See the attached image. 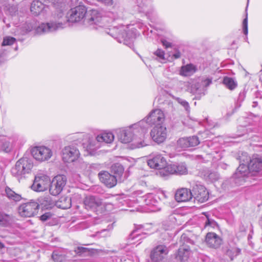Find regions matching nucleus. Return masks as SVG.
Returning <instances> with one entry per match:
<instances>
[{
	"label": "nucleus",
	"mask_w": 262,
	"mask_h": 262,
	"mask_svg": "<svg viewBox=\"0 0 262 262\" xmlns=\"http://www.w3.org/2000/svg\"><path fill=\"white\" fill-rule=\"evenodd\" d=\"M66 5H55V11L52 14L53 20L50 23L41 24L37 29L38 33H49L63 28L69 21L68 17L64 16Z\"/></svg>",
	"instance_id": "nucleus-1"
},
{
	"label": "nucleus",
	"mask_w": 262,
	"mask_h": 262,
	"mask_svg": "<svg viewBox=\"0 0 262 262\" xmlns=\"http://www.w3.org/2000/svg\"><path fill=\"white\" fill-rule=\"evenodd\" d=\"M180 243V247L173 255L177 262H186L189 259L191 251L196 250L194 247V242L183 234L181 236Z\"/></svg>",
	"instance_id": "nucleus-2"
},
{
	"label": "nucleus",
	"mask_w": 262,
	"mask_h": 262,
	"mask_svg": "<svg viewBox=\"0 0 262 262\" xmlns=\"http://www.w3.org/2000/svg\"><path fill=\"white\" fill-rule=\"evenodd\" d=\"M144 121H142L139 123V124H135L133 127H129L125 129H122L118 133V137L121 142L124 143H128L132 141V148H136L144 147L147 145V144L144 140V136L143 135L141 138H137L133 137V128L137 129L138 126L140 125H141L144 123Z\"/></svg>",
	"instance_id": "nucleus-3"
},
{
	"label": "nucleus",
	"mask_w": 262,
	"mask_h": 262,
	"mask_svg": "<svg viewBox=\"0 0 262 262\" xmlns=\"http://www.w3.org/2000/svg\"><path fill=\"white\" fill-rule=\"evenodd\" d=\"M32 167L31 160L26 157L23 158L16 162L15 166L11 169V173L13 176L19 178L29 173Z\"/></svg>",
	"instance_id": "nucleus-4"
},
{
	"label": "nucleus",
	"mask_w": 262,
	"mask_h": 262,
	"mask_svg": "<svg viewBox=\"0 0 262 262\" xmlns=\"http://www.w3.org/2000/svg\"><path fill=\"white\" fill-rule=\"evenodd\" d=\"M37 202L31 201L21 204L18 208L19 215L22 217H30L35 215L39 209Z\"/></svg>",
	"instance_id": "nucleus-5"
},
{
	"label": "nucleus",
	"mask_w": 262,
	"mask_h": 262,
	"mask_svg": "<svg viewBox=\"0 0 262 262\" xmlns=\"http://www.w3.org/2000/svg\"><path fill=\"white\" fill-rule=\"evenodd\" d=\"M67 181V179L64 175H58L55 177L50 183L49 191L50 194L54 196L60 194L66 186Z\"/></svg>",
	"instance_id": "nucleus-6"
},
{
	"label": "nucleus",
	"mask_w": 262,
	"mask_h": 262,
	"mask_svg": "<svg viewBox=\"0 0 262 262\" xmlns=\"http://www.w3.org/2000/svg\"><path fill=\"white\" fill-rule=\"evenodd\" d=\"M169 249L165 245H159L154 247L150 253L151 262H164L168 254Z\"/></svg>",
	"instance_id": "nucleus-7"
},
{
	"label": "nucleus",
	"mask_w": 262,
	"mask_h": 262,
	"mask_svg": "<svg viewBox=\"0 0 262 262\" xmlns=\"http://www.w3.org/2000/svg\"><path fill=\"white\" fill-rule=\"evenodd\" d=\"M31 154L35 159L40 162L48 160L53 155L52 150L45 146L34 147L31 150Z\"/></svg>",
	"instance_id": "nucleus-8"
},
{
	"label": "nucleus",
	"mask_w": 262,
	"mask_h": 262,
	"mask_svg": "<svg viewBox=\"0 0 262 262\" xmlns=\"http://www.w3.org/2000/svg\"><path fill=\"white\" fill-rule=\"evenodd\" d=\"M62 159L65 162H72L76 160L80 156L77 148L73 145L65 146L62 150Z\"/></svg>",
	"instance_id": "nucleus-9"
},
{
	"label": "nucleus",
	"mask_w": 262,
	"mask_h": 262,
	"mask_svg": "<svg viewBox=\"0 0 262 262\" xmlns=\"http://www.w3.org/2000/svg\"><path fill=\"white\" fill-rule=\"evenodd\" d=\"M50 183L48 176L40 175L35 177L31 188L35 191H43L47 190Z\"/></svg>",
	"instance_id": "nucleus-10"
},
{
	"label": "nucleus",
	"mask_w": 262,
	"mask_h": 262,
	"mask_svg": "<svg viewBox=\"0 0 262 262\" xmlns=\"http://www.w3.org/2000/svg\"><path fill=\"white\" fill-rule=\"evenodd\" d=\"M165 120V115L161 110H154L150 112L146 118L145 121L149 125L156 126L163 125L162 123Z\"/></svg>",
	"instance_id": "nucleus-11"
},
{
	"label": "nucleus",
	"mask_w": 262,
	"mask_h": 262,
	"mask_svg": "<svg viewBox=\"0 0 262 262\" xmlns=\"http://www.w3.org/2000/svg\"><path fill=\"white\" fill-rule=\"evenodd\" d=\"M187 169L186 166L183 164L178 165H169L165 169L160 171V175L165 177L169 174H184L187 173Z\"/></svg>",
	"instance_id": "nucleus-12"
},
{
	"label": "nucleus",
	"mask_w": 262,
	"mask_h": 262,
	"mask_svg": "<svg viewBox=\"0 0 262 262\" xmlns=\"http://www.w3.org/2000/svg\"><path fill=\"white\" fill-rule=\"evenodd\" d=\"M86 13V8L84 6H77L71 9L69 13L68 20L71 22H78L85 18Z\"/></svg>",
	"instance_id": "nucleus-13"
},
{
	"label": "nucleus",
	"mask_w": 262,
	"mask_h": 262,
	"mask_svg": "<svg viewBox=\"0 0 262 262\" xmlns=\"http://www.w3.org/2000/svg\"><path fill=\"white\" fill-rule=\"evenodd\" d=\"M150 136L155 142L159 144L163 142L166 138V128L164 125L155 126L150 132Z\"/></svg>",
	"instance_id": "nucleus-14"
},
{
	"label": "nucleus",
	"mask_w": 262,
	"mask_h": 262,
	"mask_svg": "<svg viewBox=\"0 0 262 262\" xmlns=\"http://www.w3.org/2000/svg\"><path fill=\"white\" fill-rule=\"evenodd\" d=\"M192 198L194 201L200 203H203L208 200L209 192L205 187L201 185H196L192 189Z\"/></svg>",
	"instance_id": "nucleus-15"
},
{
	"label": "nucleus",
	"mask_w": 262,
	"mask_h": 262,
	"mask_svg": "<svg viewBox=\"0 0 262 262\" xmlns=\"http://www.w3.org/2000/svg\"><path fill=\"white\" fill-rule=\"evenodd\" d=\"M85 208L94 212L103 204L102 200L97 196L89 195L85 198L83 201Z\"/></svg>",
	"instance_id": "nucleus-16"
},
{
	"label": "nucleus",
	"mask_w": 262,
	"mask_h": 262,
	"mask_svg": "<svg viewBox=\"0 0 262 262\" xmlns=\"http://www.w3.org/2000/svg\"><path fill=\"white\" fill-rule=\"evenodd\" d=\"M98 176L100 181L108 188H113L115 186L118 181L117 177L111 174L108 171H101Z\"/></svg>",
	"instance_id": "nucleus-17"
},
{
	"label": "nucleus",
	"mask_w": 262,
	"mask_h": 262,
	"mask_svg": "<svg viewBox=\"0 0 262 262\" xmlns=\"http://www.w3.org/2000/svg\"><path fill=\"white\" fill-rule=\"evenodd\" d=\"M147 163L150 167L159 169V172L165 169L167 166L165 158L161 155L154 156L148 160Z\"/></svg>",
	"instance_id": "nucleus-18"
},
{
	"label": "nucleus",
	"mask_w": 262,
	"mask_h": 262,
	"mask_svg": "<svg viewBox=\"0 0 262 262\" xmlns=\"http://www.w3.org/2000/svg\"><path fill=\"white\" fill-rule=\"evenodd\" d=\"M102 18L99 12L96 10H92L85 15L84 21L90 25H98L101 23Z\"/></svg>",
	"instance_id": "nucleus-19"
},
{
	"label": "nucleus",
	"mask_w": 262,
	"mask_h": 262,
	"mask_svg": "<svg viewBox=\"0 0 262 262\" xmlns=\"http://www.w3.org/2000/svg\"><path fill=\"white\" fill-rule=\"evenodd\" d=\"M222 240L216 233L209 232L206 236V242L211 248H217L222 244Z\"/></svg>",
	"instance_id": "nucleus-20"
},
{
	"label": "nucleus",
	"mask_w": 262,
	"mask_h": 262,
	"mask_svg": "<svg viewBox=\"0 0 262 262\" xmlns=\"http://www.w3.org/2000/svg\"><path fill=\"white\" fill-rule=\"evenodd\" d=\"M175 198L179 202L188 201L192 198V191L187 188L180 189L177 191Z\"/></svg>",
	"instance_id": "nucleus-21"
},
{
	"label": "nucleus",
	"mask_w": 262,
	"mask_h": 262,
	"mask_svg": "<svg viewBox=\"0 0 262 262\" xmlns=\"http://www.w3.org/2000/svg\"><path fill=\"white\" fill-rule=\"evenodd\" d=\"M249 168L251 172H258L262 170V158L253 157L249 163Z\"/></svg>",
	"instance_id": "nucleus-22"
},
{
	"label": "nucleus",
	"mask_w": 262,
	"mask_h": 262,
	"mask_svg": "<svg viewBox=\"0 0 262 262\" xmlns=\"http://www.w3.org/2000/svg\"><path fill=\"white\" fill-rule=\"evenodd\" d=\"M250 172H251L249 168V165L247 166L244 163H241L234 174L235 179H240L247 176Z\"/></svg>",
	"instance_id": "nucleus-23"
},
{
	"label": "nucleus",
	"mask_w": 262,
	"mask_h": 262,
	"mask_svg": "<svg viewBox=\"0 0 262 262\" xmlns=\"http://www.w3.org/2000/svg\"><path fill=\"white\" fill-rule=\"evenodd\" d=\"M124 170L123 166L119 163H115L111 167V172L115 177H117L119 182L122 181V176L123 174Z\"/></svg>",
	"instance_id": "nucleus-24"
},
{
	"label": "nucleus",
	"mask_w": 262,
	"mask_h": 262,
	"mask_svg": "<svg viewBox=\"0 0 262 262\" xmlns=\"http://www.w3.org/2000/svg\"><path fill=\"white\" fill-rule=\"evenodd\" d=\"M71 198L68 196H61L56 202V206L60 208L67 209L71 206Z\"/></svg>",
	"instance_id": "nucleus-25"
},
{
	"label": "nucleus",
	"mask_w": 262,
	"mask_h": 262,
	"mask_svg": "<svg viewBox=\"0 0 262 262\" xmlns=\"http://www.w3.org/2000/svg\"><path fill=\"white\" fill-rule=\"evenodd\" d=\"M241 249L235 245H229L226 254L232 260L234 257L241 254Z\"/></svg>",
	"instance_id": "nucleus-26"
},
{
	"label": "nucleus",
	"mask_w": 262,
	"mask_h": 262,
	"mask_svg": "<svg viewBox=\"0 0 262 262\" xmlns=\"http://www.w3.org/2000/svg\"><path fill=\"white\" fill-rule=\"evenodd\" d=\"M114 136L112 133H103L98 135L96 137V140L99 142H105L110 143L113 141Z\"/></svg>",
	"instance_id": "nucleus-27"
},
{
	"label": "nucleus",
	"mask_w": 262,
	"mask_h": 262,
	"mask_svg": "<svg viewBox=\"0 0 262 262\" xmlns=\"http://www.w3.org/2000/svg\"><path fill=\"white\" fill-rule=\"evenodd\" d=\"M43 9V4L38 1H33L31 3L30 10L32 14L38 15Z\"/></svg>",
	"instance_id": "nucleus-28"
},
{
	"label": "nucleus",
	"mask_w": 262,
	"mask_h": 262,
	"mask_svg": "<svg viewBox=\"0 0 262 262\" xmlns=\"http://www.w3.org/2000/svg\"><path fill=\"white\" fill-rule=\"evenodd\" d=\"M5 192L6 196L11 200L15 202H18L22 199V197L20 194L15 193L9 187H6Z\"/></svg>",
	"instance_id": "nucleus-29"
},
{
	"label": "nucleus",
	"mask_w": 262,
	"mask_h": 262,
	"mask_svg": "<svg viewBox=\"0 0 262 262\" xmlns=\"http://www.w3.org/2000/svg\"><path fill=\"white\" fill-rule=\"evenodd\" d=\"M12 221V216L3 212H0V226H7Z\"/></svg>",
	"instance_id": "nucleus-30"
},
{
	"label": "nucleus",
	"mask_w": 262,
	"mask_h": 262,
	"mask_svg": "<svg viewBox=\"0 0 262 262\" xmlns=\"http://www.w3.org/2000/svg\"><path fill=\"white\" fill-rule=\"evenodd\" d=\"M223 83L226 88L230 90H234L237 86V82L231 77H225Z\"/></svg>",
	"instance_id": "nucleus-31"
},
{
	"label": "nucleus",
	"mask_w": 262,
	"mask_h": 262,
	"mask_svg": "<svg viewBox=\"0 0 262 262\" xmlns=\"http://www.w3.org/2000/svg\"><path fill=\"white\" fill-rule=\"evenodd\" d=\"M194 72V67L192 64H187L182 67L180 73L182 75L188 76Z\"/></svg>",
	"instance_id": "nucleus-32"
},
{
	"label": "nucleus",
	"mask_w": 262,
	"mask_h": 262,
	"mask_svg": "<svg viewBox=\"0 0 262 262\" xmlns=\"http://www.w3.org/2000/svg\"><path fill=\"white\" fill-rule=\"evenodd\" d=\"M39 201L40 204L47 208L51 207L53 205V201L49 195L40 198Z\"/></svg>",
	"instance_id": "nucleus-33"
},
{
	"label": "nucleus",
	"mask_w": 262,
	"mask_h": 262,
	"mask_svg": "<svg viewBox=\"0 0 262 262\" xmlns=\"http://www.w3.org/2000/svg\"><path fill=\"white\" fill-rule=\"evenodd\" d=\"M52 259L55 262H64L67 259V256L65 254H59L53 252L52 255Z\"/></svg>",
	"instance_id": "nucleus-34"
},
{
	"label": "nucleus",
	"mask_w": 262,
	"mask_h": 262,
	"mask_svg": "<svg viewBox=\"0 0 262 262\" xmlns=\"http://www.w3.org/2000/svg\"><path fill=\"white\" fill-rule=\"evenodd\" d=\"M188 147L195 146L199 144L200 141L199 138L197 136H193L190 137H187Z\"/></svg>",
	"instance_id": "nucleus-35"
},
{
	"label": "nucleus",
	"mask_w": 262,
	"mask_h": 262,
	"mask_svg": "<svg viewBox=\"0 0 262 262\" xmlns=\"http://www.w3.org/2000/svg\"><path fill=\"white\" fill-rule=\"evenodd\" d=\"M207 178L211 181H215L220 178L219 174L215 171H208L206 173Z\"/></svg>",
	"instance_id": "nucleus-36"
},
{
	"label": "nucleus",
	"mask_w": 262,
	"mask_h": 262,
	"mask_svg": "<svg viewBox=\"0 0 262 262\" xmlns=\"http://www.w3.org/2000/svg\"><path fill=\"white\" fill-rule=\"evenodd\" d=\"M16 41V39L10 36H6L4 38L2 45L3 46H10L13 44Z\"/></svg>",
	"instance_id": "nucleus-37"
},
{
	"label": "nucleus",
	"mask_w": 262,
	"mask_h": 262,
	"mask_svg": "<svg viewBox=\"0 0 262 262\" xmlns=\"http://www.w3.org/2000/svg\"><path fill=\"white\" fill-rule=\"evenodd\" d=\"M188 145L187 138H181L177 141V145L180 148H187L188 147Z\"/></svg>",
	"instance_id": "nucleus-38"
},
{
	"label": "nucleus",
	"mask_w": 262,
	"mask_h": 262,
	"mask_svg": "<svg viewBox=\"0 0 262 262\" xmlns=\"http://www.w3.org/2000/svg\"><path fill=\"white\" fill-rule=\"evenodd\" d=\"M0 148L1 150L8 152L11 150V144L9 142H0Z\"/></svg>",
	"instance_id": "nucleus-39"
},
{
	"label": "nucleus",
	"mask_w": 262,
	"mask_h": 262,
	"mask_svg": "<svg viewBox=\"0 0 262 262\" xmlns=\"http://www.w3.org/2000/svg\"><path fill=\"white\" fill-rule=\"evenodd\" d=\"M177 100V101L180 104H181L187 111H188L189 110L190 107L188 103L186 101L183 100L180 98H178Z\"/></svg>",
	"instance_id": "nucleus-40"
},
{
	"label": "nucleus",
	"mask_w": 262,
	"mask_h": 262,
	"mask_svg": "<svg viewBox=\"0 0 262 262\" xmlns=\"http://www.w3.org/2000/svg\"><path fill=\"white\" fill-rule=\"evenodd\" d=\"M89 250L87 248L82 247H78L75 250V252L79 255H81L84 253L88 252Z\"/></svg>",
	"instance_id": "nucleus-41"
},
{
	"label": "nucleus",
	"mask_w": 262,
	"mask_h": 262,
	"mask_svg": "<svg viewBox=\"0 0 262 262\" xmlns=\"http://www.w3.org/2000/svg\"><path fill=\"white\" fill-rule=\"evenodd\" d=\"M247 15H248V14L247 13L246 18L243 20V32L246 35H247L248 34V17H247Z\"/></svg>",
	"instance_id": "nucleus-42"
},
{
	"label": "nucleus",
	"mask_w": 262,
	"mask_h": 262,
	"mask_svg": "<svg viewBox=\"0 0 262 262\" xmlns=\"http://www.w3.org/2000/svg\"><path fill=\"white\" fill-rule=\"evenodd\" d=\"M155 54L161 60H165L164 57V52L161 50V49H158L155 52Z\"/></svg>",
	"instance_id": "nucleus-43"
},
{
	"label": "nucleus",
	"mask_w": 262,
	"mask_h": 262,
	"mask_svg": "<svg viewBox=\"0 0 262 262\" xmlns=\"http://www.w3.org/2000/svg\"><path fill=\"white\" fill-rule=\"evenodd\" d=\"M204 214L206 215L207 218V221L205 222V226H213L215 224V222L213 220L209 218L207 213H204Z\"/></svg>",
	"instance_id": "nucleus-44"
},
{
	"label": "nucleus",
	"mask_w": 262,
	"mask_h": 262,
	"mask_svg": "<svg viewBox=\"0 0 262 262\" xmlns=\"http://www.w3.org/2000/svg\"><path fill=\"white\" fill-rule=\"evenodd\" d=\"M51 214L50 212H46L40 216V219L42 221H46L51 217Z\"/></svg>",
	"instance_id": "nucleus-45"
},
{
	"label": "nucleus",
	"mask_w": 262,
	"mask_h": 262,
	"mask_svg": "<svg viewBox=\"0 0 262 262\" xmlns=\"http://www.w3.org/2000/svg\"><path fill=\"white\" fill-rule=\"evenodd\" d=\"M97 1L104 4L107 6H111L113 5V0H97Z\"/></svg>",
	"instance_id": "nucleus-46"
},
{
	"label": "nucleus",
	"mask_w": 262,
	"mask_h": 262,
	"mask_svg": "<svg viewBox=\"0 0 262 262\" xmlns=\"http://www.w3.org/2000/svg\"><path fill=\"white\" fill-rule=\"evenodd\" d=\"M198 89H199L198 84H193L191 86V92L194 94L196 93Z\"/></svg>",
	"instance_id": "nucleus-47"
},
{
	"label": "nucleus",
	"mask_w": 262,
	"mask_h": 262,
	"mask_svg": "<svg viewBox=\"0 0 262 262\" xmlns=\"http://www.w3.org/2000/svg\"><path fill=\"white\" fill-rule=\"evenodd\" d=\"M161 41H162L163 45L164 46H165L166 48L170 47L171 46V43L167 41L166 40H162Z\"/></svg>",
	"instance_id": "nucleus-48"
},
{
	"label": "nucleus",
	"mask_w": 262,
	"mask_h": 262,
	"mask_svg": "<svg viewBox=\"0 0 262 262\" xmlns=\"http://www.w3.org/2000/svg\"><path fill=\"white\" fill-rule=\"evenodd\" d=\"M9 11L11 15H13L17 11V9L15 7L12 6L9 9Z\"/></svg>",
	"instance_id": "nucleus-49"
},
{
	"label": "nucleus",
	"mask_w": 262,
	"mask_h": 262,
	"mask_svg": "<svg viewBox=\"0 0 262 262\" xmlns=\"http://www.w3.org/2000/svg\"><path fill=\"white\" fill-rule=\"evenodd\" d=\"M203 83H204V85L205 86H208L211 83V80L210 79H208V78L206 79L205 80H204Z\"/></svg>",
	"instance_id": "nucleus-50"
},
{
	"label": "nucleus",
	"mask_w": 262,
	"mask_h": 262,
	"mask_svg": "<svg viewBox=\"0 0 262 262\" xmlns=\"http://www.w3.org/2000/svg\"><path fill=\"white\" fill-rule=\"evenodd\" d=\"M136 232H137V230H134L133 231L130 235V237L132 238V239H134V238H135L137 235H139V234H136Z\"/></svg>",
	"instance_id": "nucleus-51"
},
{
	"label": "nucleus",
	"mask_w": 262,
	"mask_h": 262,
	"mask_svg": "<svg viewBox=\"0 0 262 262\" xmlns=\"http://www.w3.org/2000/svg\"><path fill=\"white\" fill-rule=\"evenodd\" d=\"M173 56L175 59L179 58L181 57V53L179 51H178L173 55Z\"/></svg>",
	"instance_id": "nucleus-52"
},
{
	"label": "nucleus",
	"mask_w": 262,
	"mask_h": 262,
	"mask_svg": "<svg viewBox=\"0 0 262 262\" xmlns=\"http://www.w3.org/2000/svg\"><path fill=\"white\" fill-rule=\"evenodd\" d=\"M242 157H245L246 158L247 162L248 161L249 158H248L246 153H245L244 154H242Z\"/></svg>",
	"instance_id": "nucleus-53"
},
{
	"label": "nucleus",
	"mask_w": 262,
	"mask_h": 262,
	"mask_svg": "<svg viewBox=\"0 0 262 262\" xmlns=\"http://www.w3.org/2000/svg\"><path fill=\"white\" fill-rule=\"evenodd\" d=\"M239 162L241 163L242 162V161H245V158H243V159H242V157H239Z\"/></svg>",
	"instance_id": "nucleus-54"
},
{
	"label": "nucleus",
	"mask_w": 262,
	"mask_h": 262,
	"mask_svg": "<svg viewBox=\"0 0 262 262\" xmlns=\"http://www.w3.org/2000/svg\"><path fill=\"white\" fill-rule=\"evenodd\" d=\"M4 245L2 243L0 242V249L4 248Z\"/></svg>",
	"instance_id": "nucleus-55"
},
{
	"label": "nucleus",
	"mask_w": 262,
	"mask_h": 262,
	"mask_svg": "<svg viewBox=\"0 0 262 262\" xmlns=\"http://www.w3.org/2000/svg\"><path fill=\"white\" fill-rule=\"evenodd\" d=\"M151 204V203H147V205H150V204Z\"/></svg>",
	"instance_id": "nucleus-56"
},
{
	"label": "nucleus",
	"mask_w": 262,
	"mask_h": 262,
	"mask_svg": "<svg viewBox=\"0 0 262 262\" xmlns=\"http://www.w3.org/2000/svg\"><path fill=\"white\" fill-rule=\"evenodd\" d=\"M7 26H8V27H9V26H10L9 24H8Z\"/></svg>",
	"instance_id": "nucleus-57"
},
{
	"label": "nucleus",
	"mask_w": 262,
	"mask_h": 262,
	"mask_svg": "<svg viewBox=\"0 0 262 262\" xmlns=\"http://www.w3.org/2000/svg\"><path fill=\"white\" fill-rule=\"evenodd\" d=\"M261 220H262V214H261Z\"/></svg>",
	"instance_id": "nucleus-58"
},
{
	"label": "nucleus",
	"mask_w": 262,
	"mask_h": 262,
	"mask_svg": "<svg viewBox=\"0 0 262 262\" xmlns=\"http://www.w3.org/2000/svg\"><path fill=\"white\" fill-rule=\"evenodd\" d=\"M249 3V0H248V3Z\"/></svg>",
	"instance_id": "nucleus-59"
}]
</instances>
